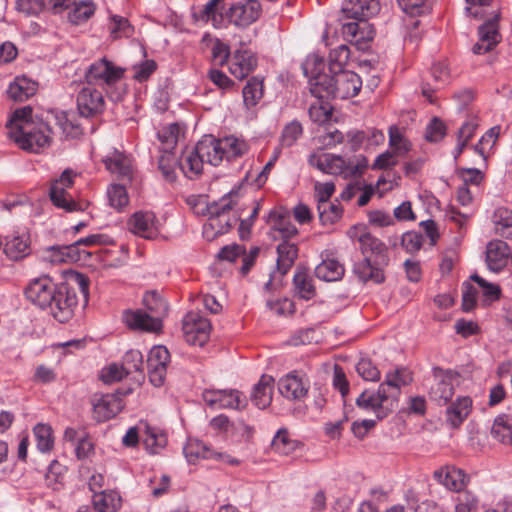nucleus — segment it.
I'll return each instance as SVG.
<instances>
[{
    "label": "nucleus",
    "mask_w": 512,
    "mask_h": 512,
    "mask_svg": "<svg viewBox=\"0 0 512 512\" xmlns=\"http://www.w3.org/2000/svg\"><path fill=\"white\" fill-rule=\"evenodd\" d=\"M240 189V187L233 188L219 200L208 203L206 206V215L219 218H231L229 215L230 211L239 204Z\"/></svg>",
    "instance_id": "obj_27"
},
{
    "label": "nucleus",
    "mask_w": 512,
    "mask_h": 512,
    "mask_svg": "<svg viewBox=\"0 0 512 512\" xmlns=\"http://www.w3.org/2000/svg\"><path fill=\"white\" fill-rule=\"evenodd\" d=\"M92 503L98 512H116L122 506V498L115 490H104L93 495Z\"/></svg>",
    "instance_id": "obj_32"
},
{
    "label": "nucleus",
    "mask_w": 512,
    "mask_h": 512,
    "mask_svg": "<svg viewBox=\"0 0 512 512\" xmlns=\"http://www.w3.org/2000/svg\"><path fill=\"white\" fill-rule=\"evenodd\" d=\"M102 162L105 168L119 180L130 182L133 177L131 158L116 149L103 157Z\"/></svg>",
    "instance_id": "obj_19"
},
{
    "label": "nucleus",
    "mask_w": 512,
    "mask_h": 512,
    "mask_svg": "<svg viewBox=\"0 0 512 512\" xmlns=\"http://www.w3.org/2000/svg\"><path fill=\"white\" fill-rule=\"evenodd\" d=\"M510 248L502 240H494L488 243L486 248V262L491 271L498 272L503 269L510 255Z\"/></svg>",
    "instance_id": "obj_28"
},
{
    "label": "nucleus",
    "mask_w": 512,
    "mask_h": 512,
    "mask_svg": "<svg viewBox=\"0 0 512 512\" xmlns=\"http://www.w3.org/2000/svg\"><path fill=\"white\" fill-rule=\"evenodd\" d=\"M347 236L359 248L364 258L353 266V274L363 282L381 284L385 281L384 269L389 265L388 248L380 239L373 236L364 225L348 229Z\"/></svg>",
    "instance_id": "obj_2"
},
{
    "label": "nucleus",
    "mask_w": 512,
    "mask_h": 512,
    "mask_svg": "<svg viewBox=\"0 0 512 512\" xmlns=\"http://www.w3.org/2000/svg\"><path fill=\"white\" fill-rule=\"evenodd\" d=\"M293 283L295 286V291L300 298L310 300L315 296V287L307 267H297L293 277Z\"/></svg>",
    "instance_id": "obj_38"
},
{
    "label": "nucleus",
    "mask_w": 512,
    "mask_h": 512,
    "mask_svg": "<svg viewBox=\"0 0 512 512\" xmlns=\"http://www.w3.org/2000/svg\"><path fill=\"white\" fill-rule=\"evenodd\" d=\"M143 444L150 454H157L167 444V435L159 428L144 423Z\"/></svg>",
    "instance_id": "obj_36"
},
{
    "label": "nucleus",
    "mask_w": 512,
    "mask_h": 512,
    "mask_svg": "<svg viewBox=\"0 0 512 512\" xmlns=\"http://www.w3.org/2000/svg\"><path fill=\"white\" fill-rule=\"evenodd\" d=\"M242 94L245 106L254 107L263 96V82L255 77L249 79Z\"/></svg>",
    "instance_id": "obj_49"
},
{
    "label": "nucleus",
    "mask_w": 512,
    "mask_h": 512,
    "mask_svg": "<svg viewBox=\"0 0 512 512\" xmlns=\"http://www.w3.org/2000/svg\"><path fill=\"white\" fill-rule=\"evenodd\" d=\"M277 260L276 268L270 273V279L266 283V289L278 291L285 285V277L288 272V250L284 244H278L276 247Z\"/></svg>",
    "instance_id": "obj_24"
},
{
    "label": "nucleus",
    "mask_w": 512,
    "mask_h": 512,
    "mask_svg": "<svg viewBox=\"0 0 512 512\" xmlns=\"http://www.w3.org/2000/svg\"><path fill=\"white\" fill-rule=\"evenodd\" d=\"M123 369L129 375L133 372L143 374V355L139 350H129L125 353L122 361Z\"/></svg>",
    "instance_id": "obj_62"
},
{
    "label": "nucleus",
    "mask_w": 512,
    "mask_h": 512,
    "mask_svg": "<svg viewBox=\"0 0 512 512\" xmlns=\"http://www.w3.org/2000/svg\"><path fill=\"white\" fill-rule=\"evenodd\" d=\"M479 41L473 46L474 54H484L491 51L500 40L497 21L489 20L482 24L478 30Z\"/></svg>",
    "instance_id": "obj_26"
},
{
    "label": "nucleus",
    "mask_w": 512,
    "mask_h": 512,
    "mask_svg": "<svg viewBox=\"0 0 512 512\" xmlns=\"http://www.w3.org/2000/svg\"><path fill=\"white\" fill-rule=\"evenodd\" d=\"M319 219L323 225H330L342 216V208L338 203L324 202L317 206Z\"/></svg>",
    "instance_id": "obj_56"
},
{
    "label": "nucleus",
    "mask_w": 512,
    "mask_h": 512,
    "mask_svg": "<svg viewBox=\"0 0 512 512\" xmlns=\"http://www.w3.org/2000/svg\"><path fill=\"white\" fill-rule=\"evenodd\" d=\"M316 79L312 95L317 99H348L356 96L362 87L360 76L350 70L335 71L332 75Z\"/></svg>",
    "instance_id": "obj_3"
},
{
    "label": "nucleus",
    "mask_w": 512,
    "mask_h": 512,
    "mask_svg": "<svg viewBox=\"0 0 512 512\" xmlns=\"http://www.w3.org/2000/svg\"><path fill=\"white\" fill-rule=\"evenodd\" d=\"M379 2L377 0H346L341 9L343 19L353 21H368L379 11Z\"/></svg>",
    "instance_id": "obj_21"
},
{
    "label": "nucleus",
    "mask_w": 512,
    "mask_h": 512,
    "mask_svg": "<svg viewBox=\"0 0 512 512\" xmlns=\"http://www.w3.org/2000/svg\"><path fill=\"white\" fill-rule=\"evenodd\" d=\"M178 162L173 152H161L158 159V169L165 181L173 183L177 179L176 167Z\"/></svg>",
    "instance_id": "obj_50"
},
{
    "label": "nucleus",
    "mask_w": 512,
    "mask_h": 512,
    "mask_svg": "<svg viewBox=\"0 0 512 512\" xmlns=\"http://www.w3.org/2000/svg\"><path fill=\"white\" fill-rule=\"evenodd\" d=\"M395 394L384 390V386H379L377 391H363L356 399V405L366 411L375 413L378 420L386 418L397 407Z\"/></svg>",
    "instance_id": "obj_7"
},
{
    "label": "nucleus",
    "mask_w": 512,
    "mask_h": 512,
    "mask_svg": "<svg viewBox=\"0 0 512 512\" xmlns=\"http://www.w3.org/2000/svg\"><path fill=\"white\" fill-rule=\"evenodd\" d=\"M53 127L46 116L45 122L35 124L26 122L18 126L16 130L8 132V136L23 150L38 152L40 149L49 146Z\"/></svg>",
    "instance_id": "obj_5"
},
{
    "label": "nucleus",
    "mask_w": 512,
    "mask_h": 512,
    "mask_svg": "<svg viewBox=\"0 0 512 512\" xmlns=\"http://www.w3.org/2000/svg\"><path fill=\"white\" fill-rule=\"evenodd\" d=\"M388 135L390 150L397 156H403L411 149L410 142L403 136L397 126H391Z\"/></svg>",
    "instance_id": "obj_54"
},
{
    "label": "nucleus",
    "mask_w": 512,
    "mask_h": 512,
    "mask_svg": "<svg viewBox=\"0 0 512 512\" xmlns=\"http://www.w3.org/2000/svg\"><path fill=\"white\" fill-rule=\"evenodd\" d=\"M252 211L246 219H241L239 222L238 233L242 240L250 238L252 227L259 215L261 209V203L257 200H251Z\"/></svg>",
    "instance_id": "obj_59"
},
{
    "label": "nucleus",
    "mask_w": 512,
    "mask_h": 512,
    "mask_svg": "<svg viewBox=\"0 0 512 512\" xmlns=\"http://www.w3.org/2000/svg\"><path fill=\"white\" fill-rule=\"evenodd\" d=\"M34 436L37 442V448L41 452H49L54 446L53 430L50 425L38 423L34 429Z\"/></svg>",
    "instance_id": "obj_53"
},
{
    "label": "nucleus",
    "mask_w": 512,
    "mask_h": 512,
    "mask_svg": "<svg viewBox=\"0 0 512 512\" xmlns=\"http://www.w3.org/2000/svg\"><path fill=\"white\" fill-rule=\"evenodd\" d=\"M309 163L323 173L341 175L344 178L361 174L368 165L367 159L362 156L357 159V163H353L351 160H344L341 156L325 152L312 154L309 158Z\"/></svg>",
    "instance_id": "obj_6"
},
{
    "label": "nucleus",
    "mask_w": 512,
    "mask_h": 512,
    "mask_svg": "<svg viewBox=\"0 0 512 512\" xmlns=\"http://www.w3.org/2000/svg\"><path fill=\"white\" fill-rule=\"evenodd\" d=\"M268 226L267 235L272 241H281L288 250V210L281 206L276 207L265 217Z\"/></svg>",
    "instance_id": "obj_17"
},
{
    "label": "nucleus",
    "mask_w": 512,
    "mask_h": 512,
    "mask_svg": "<svg viewBox=\"0 0 512 512\" xmlns=\"http://www.w3.org/2000/svg\"><path fill=\"white\" fill-rule=\"evenodd\" d=\"M180 127L177 123H172L162 127L157 132V137L161 142L160 152H172L178 142Z\"/></svg>",
    "instance_id": "obj_46"
},
{
    "label": "nucleus",
    "mask_w": 512,
    "mask_h": 512,
    "mask_svg": "<svg viewBox=\"0 0 512 512\" xmlns=\"http://www.w3.org/2000/svg\"><path fill=\"white\" fill-rule=\"evenodd\" d=\"M349 58L350 50L347 45L342 44L332 49L329 53V71L332 73L343 70Z\"/></svg>",
    "instance_id": "obj_58"
},
{
    "label": "nucleus",
    "mask_w": 512,
    "mask_h": 512,
    "mask_svg": "<svg viewBox=\"0 0 512 512\" xmlns=\"http://www.w3.org/2000/svg\"><path fill=\"white\" fill-rule=\"evenodd\" d=\"M120 393L95 396L92 400L93 418L97 422H105L115 417L124 407Z\"/></svg>",
    "instance_id": "obj_16"
},
{
    "label": "nucleus",
    "mask_w": 512,
    "mask_h": 512,
    "mask_svg": "<svg viewBox=\"0 0 512 512\" xmlns=\"http://www.w3.org/2000/svg\"><path fill=\"white\" fill-rule=\"evenodd\" d=\"M478 497L469 490H462L456 498L455 512H477Z\"/></svg>",
    "instance_id": "obj_60"
},
{
    "label": "nucleus",
    "mask_w": 512,
    "mask_h": 512,
    "mask_svg": "<svg viewBox=\"0 0 512 512\" xmlns=\"http://www.w3.org/2000/svg\"><path fill=\"white\" fill-rule=\"evenodd\" d=\"M183 453L190 464H195L200 459H212L216 455V451L199 439H189Z\"/></svg>",
    "instance_id": "obj_35"
},
{
    "label": "nucleus",
    "mask_w": 512,
    "mask_h": 512,
    "mask_svg": "<svg viewBox=\"0 0 512 512\" xmlns=\"http://www.w3.org/2000/svg\"><path fill=\"white\" fill-rule=\"evenodd\" d=\"M412 381L411 374L405 369H396L387 373L385 381L379 386H384V390L395 394V399L399 395L400 388L408 385Z\"/></svg>",
    "instance_id": "obj_42"
},
{
    "label": "nucleus",
    "mask_w": 512,
    "mask_h": 512,
    "mask_svg": "<svg viewBox=\"0 0 512 512\" xmlns=\"http://www.w3.org/2000/svg\"><path fill=\"white\" fill-rule=\"evenodd\" d=\"M203 165V157L198 152L197 145L193 149L185 151V155L179 163L182 172L190 179L202 173Z\"/></svg>",
    "instance_id": "obj_39"
},
{
    "label": "nucleus",
    "mask_w": 512,
    "mask_h": 512,
    "mask_svg": "<svg viewBox=\"0 0 512 512\" xmlns=\"http://www.w3.org/2000/svg\"><path fill=\"white\" fill-rule=\"evenodd\" d=\"M198 152L203 157L204 163L218 166L224 159L223 148L220 139L205 137L197 144Z\"/></svg>",
    "instance_id": "obj_30"
},
{
    "label": "nucleus",
    "mask_w": 512,
    "mask_h": 512,
    "mask_svg": "<svg viewBox=\"0 0 512 512\" xmlns=\"http://www.w3.org/2000/svg\"><path fill=\"white\" fill-rule=\"evenodd\" d=\"M229 71L237 79H244L257 66V59L248 50H237L228 61Z\"/></svg>",
    "instance_id": "obj_25"
},
{
    "label": "nucleus",
    "mask_w": 512,
    "mask_h": 512,
    "mask_svg": "<svg viewBox=\"0 0 512 512\" xmlns=\"http://www.w3.org/2000/svg\"><path fill=\"white\" fill-rule=\"evenodd\" d=\"M309 388L310 381L304 372L293 371L290 373V392L294 399H303L308 394Z\"/></svg>",
    "instance_id": "obj_52"
},
{
    "label": "nucleus",
    "mask_w": 512,
    "mask_h": 512,
    "mask_svg": "<svg viewBox=\"0 0 512 512\" xmlns=\"http://www.w3.org/2000/svg\"><path fill=\"white\" fill-rule=\"evenodd\" d=\"M262 13L258 0H242L233 3L226 11L225 18L238 28H246L256 22Z\"/></svg>",
    "instance_id": "obj_10"
},
{
    "label": "nucleus",
    "mask_w": 512,
    "mask_h": 512,
    "mask_svg": "<svg viewBox=\"0 0 512 512\" xmlns=\"http://www.w3.org/2000/svg\"><path fill=\"white\" fill-rule=\"evenodd\" d=\"M76 103L80 116L84 118H96L106 108L102 92L92 87H83L77 94Z\"/></svg>",
    "instance_id": "obj_14"
},
{
    "label": "nucleus",
    "mask_w": 512,
    "mask_h": 512,
    "mask_svg": "<svg viewBox=\"0 0 512 512\" xmlns=\"http://www.w3.org/2000/svg\"><path fill=\"white\" fill-rule=\"evenodd\" d=\"M274 379L272 376L263 375L259 382L254 386L251 401L260 409L270 405L272 400V384Z\"/></svg>",
    "instance_id": "obj_37"
},
{
    "label": "nucleus",
    "mask_w": 512,
    "mask_h": 512,
    "mask_svg": "<svg viewBox=\"0 0 512 512\" xmlns=\"http://www.w3.org/2000/svg\"><path fill=\"white\" fill-rule=\"evenodd\" d=\"M75 176L76 173L73 170L66 169L51 183L49 197L52 204L66 212L82 210L81 205L67 192V189L72 187Z\"/></svg>",
    "instance_id": "obj_8"
},
{
    "label": "nucleus",
    "mask_w": 512,
    "mask_h": 512,
    "mask_svg": "<svg viewBox=\"0 0 512 512\" xmlns=\"http://www.w3.org/2000/svg\"><path fill=\"white\" fill-rule=\"evenodd\" d=\"M220 143L223 148L224 159L227 161L239 158L248 151V144L234 136L224 137L220 139Z\"/></svg>",
    "instance_id": "obj_45"
},
{
    "label": "nucleus",
    "mask_w": 512,
    "mask_h": 512,
    "mask_svg": "<svg viewBox=\"0 0 512 512\" xmlns=\"http://www.w3.org/2000/svg\"><path fill=\"white\" fill-rule=\"evenodd\" d=\"M491 435L505 445L512 444V416L508 414L497 416L491 427Z\"/></svg>",
    "instance_id": "obj_40"
},
{
    "label": "nucleus",
    "mask_w": 512,
    "mask_h": 512,
    "mask_svg": "<svg viewBox=\"0 0 512 512\" xmlns=\"http://www.w3.org/2000/svg\"><path fill=\"white\" fill-rule=\"evenodd\" d=\"M309 116L314 122L323 124L330 120L332 107L326 99H318L316 103L310 105Z\"/></svg>",
    "instance_id": "obj_61"
},
{
    "label": "nucleus",
    "mask_w": 512,
    "mask_h": 512,
    "mask_svg": "<svg viewBox=\"0 0 512 512\" xmlns=\"http://www.w3.org/2000/svg\"><path fill=\"white\" fill-rule=\"evenodd\" d=\"M125 69L116 66L112 61L103 57L93 62L85 73L88 84H115L124 77Z\"/></svg>",
    "instance_id": "obj_11"
},
{
    "label": "nucleus",
    "mask_w": 512,
    "mask_h": 512,
    "mask_svg": "<svg viewBox=\"0 0 512 512\" xmlns=\"http://www.w3.org/2000/svg\"><path fill=\"white\" fill-rule=\"evenodd\" d=\"M205 403L216 409H241L246 406V398L236 389L214 390L203 392Z\"/></svg>",
    "instance_id": "obj_15"
},
{
    "label": "nucleus",
    "mask_w": 512,
    "mask_h": 512,
    "mask_svg": "<svg viewBox=\"0 0 512 512\" xmlns=\"http://www.w3.org/2000/svg\"><path fill=\"white\" fill-rule=\"evenodd\" d=\"M3 251L9 259L14 261L25 258L31 252L29 236L25 234H12L6 236L3 244Z\"/></svg>",
    "instance_id": "obj_29"
},
{
    "label": "nucleus",
    "mask_w": 512,
    "mask_h": 512,
    "mask_svg": "<svg viewBox=\"0 0 512 512\" xmlns=\"http://www.w3.org/2000/svg\"><path fill=\"white\" fill-rule=\"evenodd\" d=\"M302 69L304 75L309 78L310 92L312 93L313 82H317L318 77L320 76H329V74L324 73L325 62L323 57L318 54L309 55L304 63L302 64Z\"/></svg>",
    "instance_id": "obj_43"
},
{
    "label": "nucleus",
    "mask_w": 512,
    "mask_h": 512,
    "mask_svg": "<svg viewBox=\"0 0 512 512\" xmlns=\"http://www.w3.org/2000/svg\"><path fill=\"white\" fill-rule=\"evenodd\" d=\"M492 222L497 234L505 238H512V211L505 208H497L492 216Z\"/></svg>",
    "instance_id": "obj_44"
},
{
    "label": "nucleus",
    "mask_w": 512,
    "mask_h": 512,
    "mask_svg": "<svg viewBox=\"0 0 512 512\" xmlns=\"http://www.w3.org/2000/svg\"><path fill=\"white\" fill-rule=\"evenodd\" d=\"M224 0H209L198 12L194 13L197 20L208 22L212 21L214 26L223 20L222 14H218L220 5Z\"/></svg>",
    "instance_id": "obj_51"
},
{
    "label": "nucleus",
    "mask_w": 512,
    "mask_h": 512,
    "mask_svg": "<svg viewBox=\"0 0 512 512\" xmlns=\"http://www.w3.org/2000/svg\"><path fill=\"white\" fill-rule=\"evenodd\" d=\"M95 9L91 0L75 2L73 9L68 13V19L72 24H82L94 15Z\"/></svg>",
    "instance_id": "obj_47"
},
{
    "label": "nucleus",
    "mask_w": 512,
    "mask_h": 512,
    "mask_svg": "<svg viewBox=\"0 0 512 512\" xmlns=\"http://www.w3.org/2000/svg\"><path fill=\"white\" fill-rule=\"evenodd\" d=\"M344 274V265L336 259H323L315 268L316 277L326 282L339 281Z\"/></svg>",
    "instance_id": "obj_33"
},
{
    "label": "nucleus",
    "mask_w": 512,
    "mask_h": 512,
    "mask_svg": "<svg viewBox=\"0 0 512 512\" xmlns=\"http://www.w3.org/2000/svg\"><path fill=\"white\" fill-rule=\"evenodd\" d=\"M107 196L110 205L118 211H121L129 203V197L125 184H111L107 189Z\"/></svg>",
    "instance_id": "obj_55"
},
{
    "label": "nucleus",
    "mask_w": 512,
    "mask_h": 512,
    "mask_svg": "<svg viewBox=\"0 0 512 512\" xmlns=\"http://www.w3.org/2000/svg\"><path fill=\"white\" fill-rule=\"evenodd\" d=\"M397 3L410 16H420L429 11L427 0H397Z\"/></svg>",
    "instance_id": "obj_64"
},
{
    "label": "nucleus",
    "mask_w": 512,
    "mask_h": 512,
    "mask_svg": "<svg viewBox=\"0 0 512 512\" xmlns=\"http://www.w3.org/2000/svg\"><path fill=\"white\" fill-rule=\"evenodd\" d=\"M342 34L350 43L358 49L364 50L367 44L373 40L375 31L368 21H350L342 24Z\"/></svg>",
    "instance_id": "obj_18"
},
{
    "label": "nucleus",
    "mask_w": 512,
    "mask_h": 512,
    "mask_svg": "<svg viewBox=\"0 0 512 512\" xmlns=\"http://www.w3.org/2000/svg\"><path fill=\"white\" fill-rule=\"evenodd\" d=\"M47 115L52 127H58L66 138H78L83 134V129L73 113L52 110Z\"/></svg>",
    "instance_id": "obj_23"
},
{
    "label": "nucleus",
    "mask_w": 512,
    "mask_h": 512,
    "mask_svg": "<svg viewBox=\"0 0 512 512\" xmlns=\"http://www.w3.org/2000/svg\"><path fill=\"white\" fill-rule=\"evenodd\" d=\"M356 371L365 381L376 382L380 379V370L368 358H362L356 365Z\"/></svg>",
    "instance_id": "obj_63"
},
{
    "label": "nucleus",
    "mask_w": 512,
    "mask_h": 512,
    "mask_svg": "<svg viewBox=\"0 0 512 512\" xmlns=\"http://www.w3.org/2000/svg\"><path fill=\"white\" fill-rule=\"evenodd\" d=\"M472 409L470 397L463 396L456 399L446 410L447 422L453 427H459L468 417Z\"/></svg>",
    "instance_id": "obj_31"
},
{
    "label": "nucleus",
    "mask_w": 512,
    "mask_h": 512,
    "mask_svg": "<svg viewBox=\"0 0 512 512\" xmlns=\"http://www.w3.org/2000/svg\"><path fill=\"white\" fill-rule=\"evenodd\" d=\"M169 363L170 353L165 346L157 345L151 348L147 357V371L149 380L155 387L164 384Z\"/></svg>",
    "instance_id": "obj_13"
},
{
    "label": "nucleus",
    "mask_w": 512,
    "mask_h": 512,
    "mask_svg": "<svg viewBox=\"0 0 512 512\" xmlns=\"http://www.w3.org/2000/svg\"><path fill=\"white\" fill-rule=\"evenodd\" d=\"M113 240L106 234H92L87 237L80 238L76 240L72 245L75 246L76 250H78V256L80 260L86 258L90 255L85 249L81 247H92V246H100V245H109L112 244Z\"/></svg>",
    "instance_id": "obj_48"
},
{
    "label": "nucleus",
    "mask_w": 512,
    "mask_h": 512,
    "mask_svg": "<svg viewBox=\"0 0 512 512\" xmlns=\"http://www.w3.org/2000/svg\"><path fill=\"white\" fill-rule=\"evenodd\" d=\"M109 31L114 39L129 37L133 34V27L127 18L113 15L110 18Z\"/></svg>",
    "instance_id": "obj_57"
},
{
    "label": "nucleus",
    "mask_w": 512,
    "mask_h": 512,
    "mask_svg": "<svg viewBox=\"0 0 512 512\" xmlns=\"http://www.w3.org/2000/svg\"><path fill=\"white\" fill-rule=\"evenodd\" d=\"M434 479L446 489L461 492L470 482V477L462 469L446 465L434 472Z\"/></svg>",
    "instance_id": "obj_20"
},
{
    "label": "nucleus",
    "mask_w": 512,
    "mask_h": 512,
    "mask_svg": "<svg viewBox=\"0 0 512 512\" xmlns=\"http://www.w3.org/2000/svg\"><path fill=\"white\" fill-rule=\"evenodd\" d=\"M458 373L451 369L433 368V383L429 388V397L439 405L446 404L454 395V385Z\"/></svg>",
    "instance_id": "obj_9"
},
{
    "label": "nucleus",
    "mask_w": 512,
    "mask_h": 512,
    "mask_svg": "<svg viewBox=\"0 0 512 512\" xmlns=\"http://www.w3.org/2000/svg\"><path fill=\"white\" fill-rule=\"evenodd\" d=\"M143 305L146 311L125 312V323L132 329L159 331L162 328V319L168 311L166 301L158 293L151 291L144 294Z\"/></svg>",
    "instance_id": "obj_4"
},
{
    "label": "nucleus",
    "mask_w": 512,
    "mask_h": 512,
    "mask_svg": "<svg viewBox=\"0 0 512 512\" xmlns=\"http://www.w3.org/2000/svg\"><path fill=\"white\" fill-rule=\"evenodd\" d=\"M37 91V83L32 81L25 76L17 77L14 82H12L8 89L7 94L9 98L14 101H25L29 97L33 96Z\"/></svg>",
    "instance_id": "obj_34"
},
{
    "label": "nucleus",
    "mask_w": 512,
    "mask_h": 512,
    "mask_svg": "<svg viewBox=\"0 0 512 512\" xmlns=\"http://www.w3.org/2000/svg\"><path fill=\"white\" fill-rule=\"evenodd\" d=\"M128 226L132 233L145 239H154L159 234L156 226V217L152 212H135L129 218Z\"/></svg>",
    "instance_id": "obj_22"
},
{
    "label": "nucleus",
    "mask_w": 512,
    "mask_h": 512,
    "mask_svg": "<svg viewBox=\"0 0 512 512\" xmlns=\"http://www.w3.org/2000/svg\"><path fill=\"white\" fill-rule=\"evenodd\" d=\"M26 298L60 323L74 316L78 305L75 287L67 282L56 283L47 275L32 279L25 288Z\"/></svg>",
    "instance_id": "obj_1"
},
{
    "label": "nucleus",
    "mask_w": 512,
    "mask_h": 512,
    "mask_svg": "<svg viewBox=\"0 0 512 512\" xmlns=\"http://www.w3.org/2000/svg\"><path fill=\"white\" fill-rule=\"evenodd\" d=\"M46 252L48 255L45 258L51 263L80 261L78 250L72 244L50 246L46 249Z\"/></svg>",
    "instance_id": "obj_41"
},
{
    "label": "nucleus",
    "mask_w": 512,
    "mask_h": 512,
    "mask_svg": "<svg viewBox=\"0 0 512 512\" xmlns=\"http://www.w3.org/2000/svg\"><path fill=\"white\" fill-rule=\"evenodd\" d=\"M182 329L187 343L203 346L209 339L211 323L199 313L191 311L183 318Z\"/></svg>",
    "instance_id": "obj_12"
}]
</instances>
